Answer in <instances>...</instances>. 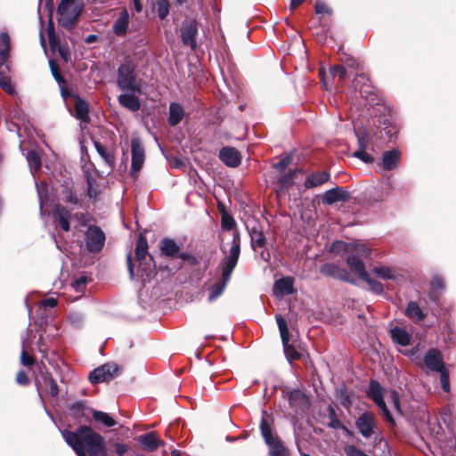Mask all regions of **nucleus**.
<instances>
[{
    "mask_svg": "<svg viewBox=\"0 0 456 456\" xmlns=\"http://www.w3.org/2000/svg\"><path fill=\"white\" fill-rule=\"evenodd\" d=\"M61 435L66 443L76 452L77 456H102L103 437L91 427L79 426L75 431L64 429Z\"/></svg>",
    "mask_w": 456,
    "mask_h": 456,
    "instance_id": "f257e3e1",
    "label": "nucleus"
},
{
    "mask_svg": "<svg viewBox=\"0 0 456 456\" xmlns=\"http://www.w3.org/2000/svg\"><path fill=\"white\" fill-rule=\"evenodd\" d=\"M221 250L224 254V257L217 266V270L221 273V278L212 286L210 294L208 296L209 301L216 299L224 292L231 279V275L237 265L240 254V241L239 233L233 232L232 243L229 250H226L224 247L221 248Z\"/></svg>",
    "mask_w": 456,
    "mask_h": 456,
    "instance_id": "f03ea898",
    "label": "nucleus"
},
{
    "mask_svg": "<svg viewBox=\"0 0 456 456\" xmlns=\"http://www.w3.org/2000/svg\"><path fill=\"white\" fill-rule=\"evenodd\" d=\"M117 86L123 92H141L142 86L137 78L136 65L133 61L126 59L118 66Z\"/></svg>",
    "mask_w": 456,
    "mask_h": 456,
    "instance_id": "7ed1b4c3",
    "label": "nucleus"
},
{
    "mask_svg": "<svg viewBox=\"0 0 456 456\" xmlns=\"http://www.w3.org/2000/svg\"><path fill=\"white\" fill-rule=\"evenodd\" d=\"M148 248L147 240L141 234L136 243L135 258L138 262V273H141L143 281L148 280L155 270V262Z\"/></svg>",
    "mask_w": 456,
    "mask_h": 456,
    "instance_id": "20e7f679",
    "label": "nucleus"
},
{
    "mask_svg": "<svg viewBox=\"0 0 456 456\" xmlns=\"http://www.w3.org/2000/svg\"><path fill=\"white\" fill-rule=\"evenodd\" d=\"M82 10L83 5L77 0H61L58 7L59 24L65 28H72Z\"/></svg>",
    "mask_w": 456,
    "mask_h": 456,
    "instance_id": "39448f33",
    "label": "nucleus"
},
{
    "mask_svg": "<svg viewBox=\"0 0 456 456\" xmlns=\"http://www.w3.org/2000/svg\"><path fill=\"white\" fill-rule=\"evenodd\" d=\"M121 374V368L115 362H107L94 370L88 376L92 384L109 382Z\"/></svg>",
    "mask_w": 456,
    "mask_h": 456,
    "instance_id": "423d86ee",
    "label": "nucleus"
},
{
    "mask_svg": "<svg viewBox=\"0 0 456 456\" xmlns=\"http://www.w3.org/2000/svg\"><path fill=\"white\" fill-rule=\"evenodd\" d=\"M275 319L279 327L284 353L287 358L289 360L299 359L301 357V354L292 345L289 344V331L286 321L280 314H277Z\"/></svg>",
    "mask_w": 456,
    "mask_h": 456,
    "instance_id": "0eeeda50",
    "label": "nucleus"
},
{
    "mask_svg": "<svg viewBox=\"0 0 456 456\" xmlns=\"http://www.w3.org/2000/svg\"><path fill=\"white\" fill-rule=\"evenodd\" d=\"M131 169L130 174L135 176L141 170L145 160V151L141 140L138 137H134L131 140Z\"/></svg>",
    "mask_w": 456,
    "mask_h": 456,
    "instance_id": "6e6552de",
    "label": "nucleus"
},
{
    "mask_svg": "<svg viewBox=\"0 0 456 456\" xmlns=\"http://www.w3.org/2000/svg\"><path fill=\"white\" fill-rule=\"evenodd\" d=\"M104 242L105 235L98 226L92 225L87 229L86 243L90 252L100 251L103 248Z\"/></svg>",
    "mask_w": 456,
    "mask_h": 456,
    "instance_id": "1a4fd4ad",
    "label": "nucleus"
},
{
    "mask_svg": "<svg viewBox=\"0 0 456 456\" xmlns=\"http://www.w3.org/2000/svg\"><path fill=\"white\" fill-rule=\"evenodd\" d=\"M424 363L430 371L442 372L446 370L442 354L435 348L429 349L424 355Z\"/></svg>",
    "mask_w": 456,
    "mask_h": 456,
    "instance_id": "9d476101",
    "label": "nucleus"
},
{
    "mask_svg": "<svg viewBox=\"0 0 456 456\" xmlns=\"http://www.w3.org/2000/svg\"><path fill=\"white\" fill-rule=\"evenodd\" d=\"M334 248H343L347 253H353L360 258L368 257L370 255V249L365 244L360 242L344 243L337 241L334 243Z\"/></svg>",
    "mask_w": 456,
    "mask_h": 456,
    "instance_id": "9b49d317",
    "label": "nucleus"
},
{
    "mask_svg": "<svg viewBox=\"0 0 456 456\" xmlns=\"http://www.w3.org/2000/svg\"><path fill=\"white\" fill-rule=\"evenodd\" d=\"M374 415L370 412H364L356 420V427L359 432L366 438L373 434Z\"/></svg>",
    "mask_w": 456,
    "mask_h": 456,
    "instance_id": "f8f14e48",
    "label": "nucleus"
},
{
    "mask_svg": "<svg viewBox=\"0 0 456 456\" xmlns=\"http://www.w3.org/2000/svg\"><path fill=\"white\" fill-rule=\"evenodd\" d=\"M130 23V15L126 9H122L112 25V31L118 37H124L127 33Z\"/></svg>",
    "mask_w": 456,
    "mask_h": 456,
    "instance_id": "ddd939ff",
    "label": "nucleus"
},
{
    "mask_svg": "<svg viewBox=\"0 0 456 456\" xmlns=\"http://www.w3.org/2000/svg\"><path fill=\"white\" fill-rule=\"evenodd\" d=\"M219 158L226 166L236 167L240 164V153L232 147H224L219 152Z\"/></svg>",
    "mask_w": 456,
    "mask_h": 456,
    "instance_id": "4468645a",
    "label": "nucleus"
},
{
    "mask_svg": "<svg viewBox=\"0 0 456 456\" xmlns=\"http://www.w3.org/2000/svg\"><path fill=\"white\" fill-rule=\"evenodd\" d=\"M349 198L348 192L343 188L337 186L324 192L322 196V203L331 205L338 201H346Z\"/></svg>",
    "mask_w": 456,
    "mask_h": 456,
    "instance_id": "2eb2a0df",
    "label": "nucleus"
},
{
    "mask_svg": "<svg viewBox=\"0 0 456 456\" xmlns=\"http://www.w3.org/2000/svg\"><path fill=\"white\" fill-rule=\"evenodd\" d=\"M138 442L141 446L147 452H155L164 443L159 439L155 432H148L139 436Z\"/></svg>",
    "mask_w": 456,
    "mask_h": 456,
    "instance_id": "dca6fc26",
    "label": "nucleus"
},
{
    "mask_svg": "<svg viewBox=\"0 0 456 456\" xmlns=\"http://www.w3.org/2000/svg\"><path fill=\"white\" fill-rule=\"evenodd\" d=\"M294 281L291 277H283L277 280L273 285V293L277 297H283L293 293Z\"/></svg>",
    "mask_w": 456,
    "mask_h": 456,
    "instance_id": "f3484780",
    "label": "nucleus"
},
{
    "mask_svg": "<svg viewBox=\"0 0 456 456\" xmlns=\"http://www.w3.org/2000/svg\"><path fill=\"white\" fill-rule=\"evenodd\" d=\"M401 152L398 150L387 151L382 156V167L387 171L398 168Z\"/></svg>",
    "mask_w": 456,
    "mask_h": 456,
    "instance_id": "a211bd4d",
    "label": "nucleus"
},
{
    "mask_svg": "<svg viewBox=\"0 0 456 456\" xmlns=\"http://www.w3.org/2000/svg\"><path fill=\"white\" fill-rule=\"evenodd\" d=\"M135 93H130V92H125L124 94H121L118 101L119 104L131 110V111H137L141 108V102L137 96L134 94Z\"/></svg>",
    "mask_w": 456,
    "mask_h": 456,
    "instance_id": "6ab92c4d",
    "label": "nucleus"
},
{
    "mask_svg": "<svg viewBox=\"0 0 456 456\" xmlns=\"http://www.w3.org/2000/svg\"><path fill=\"white\" fill-rule=\"evenodd\" d=\"M346 263L351 271L357 274L359 278L362 279L367 277L368 273L365 270V265L358 256L353 253H348Z\"/></svg>",
    "mask_w": 456,
    "mask_h": 456,
    "instance_id": "aec40b11",
    "label": "nucleus"
},
{
    "mask_svg": "<svg viewBox=\"0 0 456 456\" xmlns=\"http://www.w3.org/2000/svg\"><path fill=\"white\" fill-rule=\"evenodd\" d=\"M330 177V173L326 171L314 172L307 175L304 186L306 189L318 187L329 181Z\"/></svg>",
    "mask_w": 456,
    "mask_h": 456,
    "instance_id": "412c9836",
    "label": "nucleus"
},
{
    "mask_svg": "<svg viewBox=\"0 0 456 456\" xmlns=\"http://www.w3.org/2000/svg\"><path fill=\"white\" fill-rule=\"evenodd\" d=\"M321 273L324 275L331 276L338 280L350 281V280L348 279V273L345 269H342L339 266L333 264H324L321 267Z\"/></svg>",
    "mask_w": 456,
    "mask_h": 456,
    "instance_id": "4be33fe9",
    "label": "nucleus"
},
{
    "mask_svg": "<svg viewBox=\"0 0 456 456\" xmlns=\"http://www.w3.org/2000/svg\"><path fill=\"white\" fill-rule=\"evenodd\" d=\"M160 251L166 256L177 257L180 253V247L175 241V240L170 238H164L160 241Z\"/></svg>",
    "mask_w": 456,
    "mask_h": 456,
    "instance_id": "5701e85b",
    "label": "nucleus"
},
{
    "mask_svg": "<svg viewBox=\"0 0 456 456\" xmlns=\"http://www.w3.org/2000/svg\"><path fill=\"white\" fill-rule=\"evenodd\" d=\"M262 413H263V416H262V419H261V421H260V427L259 428H260L261 435H262L265 444L268 445V444H271L272 443H274L275 441L280 440V438L279 437H274L273 436L272 427L268 423V421H267V419L265 418L266 411L265 410H263Z\"/></svg>",
    "mask_w": 456,
    "mask_h": 456,
    "instance_id": "b1692460",
    "label": "nucleus"
},
{
    "mask_svg": "<svg viewBox=\"0 0 456 456\" xmlns=\"http://www.w3.org/2000/svg\"><path fill=\"white\" fill-rule=\"evenodd\" d=\"M11 50V40L7 33L0 34V69L6 63Z\"/></svg>",
    "mask_w": 456,
    "mask_h": 456,
    "instance_id": "393cba45",
    "label": "nucleus"
},
{
    "mask_svg": "<svg viewBox=\"0 0 456 456\" xmlns=\"http://www.w3.org/2000/svg\"><path fill=\"white\" fill-rule=\"evenodd\" d=\"M197 28L195 25L189 24L182 28V41L184 45L191 46L192 49L196 47Z\"/></svg>",
    "mask_w": 456,
    "mask_h": 456,
    "instance_id": "a878e982",
    "label": "nucleus"
},
{
    "mask_svg": "<svg viewBox=\"0 0 456 456\" xmlns=\"http://www.w3.org/2000/svg\"><path fill=\"white\" fill-rule=\"evenodd\" d=\"M184 116L183 108L176 102H171L169 105V117L168 123L170 126H175L179 124Z\"/></svg>",
    "mask_w": 456,
    "mask_h": 456,
    "instance_id": "bb28decb",
    "label": "nucleus"
},
{
    "mask_svg": "<svg viewBox=\"0 0 456 456\" xmlns=\"http://www.w3.org/2000/svg\"><path fill=\"white\" fill-rule=\"evenodd\" d=\"M75 116L77 119L81 120L82 122H88L89 117H88V105L87 103L81 99L79 96L75 97Z\"/></svg>",
    "mask_w": 456,
    "mask_h": 456,
    "instance_id": "cd10ccee",
    "label": "nucleus"
},
{
    "mask_svg": "<svg viewBox=\"0 0 456 456\" xmlns=\"http://www.w3.org/2000/svg\"><path fill=\"white\" fill-rule=\"evenodd\" d=\"M71 212L63 207H57L55 211V217L59 222L61 228L64 232L69 230V221L71 220Z\"/></svg>",
    "mask_w": 456,
    "mask_h": 456,
    "instance_id": "c85d7f7f",
    "label": "nucleus"
},
{
    "mask_svg": "<svg viewBox=\"0 0 456 456\" xmlns=\"http://www.w3.org/2000/svg\"><path fill=\"white\" fill-rule=\"evenodd\" d=\"M372 273L383 280L397 281L400 276L395 269L386 265L374 267Z\"/></svg>",
    "mask_w": 456,
    "mask_h": 456,
    "instance_id": "c756f323",
    "label": "nucleus"
},
{
    "mask_svg": "<svg viewBox=\"0 0 456 456\" xmlns=\"http://www.w3.org/2000/svg\"><path fill=\"white\" fill-rule=\"evenodd\" d=\"M405 315L414 322H420L424 320L426 316L418 303L415 301H411L408 303L405 310Z\"/></svg>",
    "mask_w": 456,
    "mask_h": 456,
    "instance_id": "7c9ffc66",
    "label": "nucleus"
},
{
    "mask_svg": "<svg viewBox=\"0 0 456 456\" xmlns=\"http://www.w3.org/2000/svg\"><path fill=\"white\" fill-rule=\"evenodd\" d=\"M391 336L396 344L405 346L411 342L410 334L403 328L395 327L391 330Z\"/></svg>",
    "mask_w": 456,
    "mask_h": 456,
    "instance_id": "2f4dec72",
    "label": "nucleus"
},
{
    "mask_svg": "<svg viewBox=\"0 0 456 456\" xmlns=\"http://www.w3.org/2000/svg\"><path fill=\"white\" fill-rule=\"evenodd\" d=\"M94 145L98 154L102 157L104 162L110 167H114L115 157L111 151H107L99 142H94Z\"/></svg>",
    "mask_w": 456,
    "mask_h": 456,
    "instance_id": "473e14b6",
    "label": "nucleus"
},
{
    "mask_svg": "<svg viewBox=\"0 0 456 456\" xmlns=\"http://www.w3.org/2000/svg\"><path fill=\"white\" fill-rule=\"evenodd\" d=\"M369 79L363 74H359L353 81V86L355 90H359L362 95L369 94L370 92V88L369 86Z\"/></svg>",
    "mask_w": 456,
    "mask_h": 456,
    "instance_id": "72a5a7b5",
    "label": "nucleus"
},
{
    "mask_svg": "<svg viewBox=\"0 0 456 456\" xmlns=\"http://www.w3.org/2000/svg\"><path fill=\"white\" fill-rule=\"evenodd\" d=\"M251 245L255 248L256 247L262 248L265 243V237L263 232L257 227L253 226L249 231Z\"/></svg>",
    "mask_w": 456,
    "mask_h": 456,
    "instance_id": "f704fd0d",
    "label": "nucleus"
},
{
    "mask_svg": "<svg viewBox=\"0 0 456 456\" xmlns=\"http://www.w3.org/2000/svg\"><path fill=\"white\" fill-rule=\"evenodd\" d=\"M268 447L270 456H290L289 449L283 444L281 439L268 444Z\"/></svg>",
    "mask_w": 456,
    "mask_h": 456,
    "instance_id": "c9c22d12",
    "label": "nucleus"
},
{
    "mask_svg": "<svg viewBox=\"0 0 456 456\" xmlns=\"http://www.w3.org/2000/svg\"><path fill=\"white\" fill-rule=\"evenodd\" d=\"M170 4L168 0H156L153 4V11L157 13L159 20H164L169 13Z\"/></svg>",
    "mask_w": 456,
    "mask_h": 456,
    "instance_id": "e433bc0d",
    "label": "nucleus"
},
{
    "mask_svg": "<svg viewBox=\"0 0 456 456\" xmlns=\"http://www.w3.org/2000/svg\"><path fill=\"white\" fill-rule=\"evenodd\" d=\"M44 387L43 389L46 392V394L52 397H56L59 393L58 385L56 381L49 376H45L44 378Z\"/></svg>",
    "mask_w": 456,
    "mask_h": 456,
    "instance_id": "4c0bfd02",
    "label": "nucleus"
},
{
    "mask_svg": "<svg viewBox=\"0 0 456 456\" xmlns=\"http://www.w3.org/2000/svg\"><path fill=\"white\" fill-rule=\"evenodd\" d=\"M27 161L31 173L37 171L41 167V159L36 151L30 150L26 155Z\"/></svg>",
    "mask_w": 456,
    "mask_h": 456,
    "instance_id": "58836bf2",
    "label": "nucleus"
},
{
    "mask_svg": "<svg viewBox=\"0 0 456 456\" xmlns=\"http://www.w3.org/2000/svg\"><path fill=\"white\" fill-rule=\"evenodd\" d=\"M367 395L370 399H383V388L378 381L370 380Z\"/></svg>",
    "mask_w": 456,
    "mask_h": 456,
    "instance_id": "ea45409f",
    "label": "nucleus"
},
{
    "mask_svg": "<svg viewBox=\"0 0 456 456\" xmlns=\"http://www.w3.org/2000/svg\"><path fill=\"white\" fill-rule=\"evenodd\" d=\"M93 417L96 421L102 422L105 427L111 428L116 425L114 419L106 412L94 411Z\"/></svg>",
    "mask_w": 456,
    "mask_h": 456,
    "instance_id": "a19ab883",
    "label": "nucleus"
},
{
    "mask_svg": "<svg viewBox=\"0 0 456 456\" xmlns=\"http://www.w3.org/2000/svg\"><path fill=\"white\" fill-rule=\"evenodd\" d=\"M431 291L429 292V298L431 300H437L438 298V293L436 292V289H443L444 287V281L439 276H435L431 282Z\"/></svg>",
    "mask_w": 456,
    "mask_h": 456,
    "instance_id": "79ce46f5",
    "label": "nucleus"
},
{
    "mask_svg": "<svg viewBox=\"0 0 456 456\" xmlns=\"http://www.w3.org/2000/svg\"><path fill=\"white\" fill-rule=\"evenodd\" d=\"M362 281H366V283L369 285L370 287V289L376 293V294H382L383 291H384V287L382 285L381 282L376 281V280H373L370 277V275L367 273V277L366 278H362Z\"/></svg>",
    "mask_w": 456,
    "mask_h": 456,
    "instance_id": "37998d69",
    "label": "nucleus"
},
{
    "mask_svg": "<svg viewBox=\"0 0 456 456\" xmlns=\"http://www.w3.org/2000/svg\"><path fill=\"white\" fill-rule=\"evenodd\" d=\"M297 173V169L289 170L287 174L279 178V184L281 188H288L293 183V179Z\"/></svg>",
    "mask_w": 456,
    "mask_h": 456,
    "instance_id": "c03bdc74",
    "label": "nucleus"
},
{
    "mask_svg": "<svg viewBox=\"0 0 456 456\" xmlns=\"http://www.w3.org/2000/svg\"><path fill=\"white\" fill-rule=\"evenodd\" d=\"M330 73L334 78L338 77V81H342L346 78L347 71L345 67L335 65L330 67Z\"/></svg>",
    "mask_w": 456,
    "mask_h": 456,
    "instance_id": "a18cd8bd",
    "label": "nucleus"
},
{
    "mask_svg": "<svg viewBox=\"0 0 456 456\" xmlns=\"http://www.w3.org/2000/svg\"><path fill=\"white\" fill-rule=\"evenodd\" d=\"M0 87L9 94H14L15 89L12 85L11 79L5 75L0 73Z\"/></svg>",
    "mask_w": 456,
    "mask_h": 456,
    "instance_id": "49530a36",
    "label": "nucleus"
},
{
    "mask_svg": "<svg viewBox=\"0 0 456 456\" xmlns=\"http://www.w3.org/2000/svg\"><path fill=\"white\" fill-rule=\"evenodd\" d=\"M382 411V416L388 423L395 424L393 416L386 405V401H374Z\"/></svg>",
    "mask_w": 456,
    "mask_h": 456,
    "instance_id": "de8ad7c7",
    "label": "nucleus"
},
{
    "mask_svg": "<svg viewBox=\"0 0 456 456\" xmlns=\"http://www.w3.org/2000/svg\"><path fill=\"white\" fill-rule=\"evenodd\" d=\"M221 224H222L223 229L231 231L235 227L236 223H235L234 219L230 215H228L227 213H224L222 215Z\"/></svg>",
    "mask_w": 456,
    "mask_h": 456,
    "instance_id": "09e8293b",
    "label": "nucleus"
},
{
    "mask_svg": "<svg viewBox=\"0 0 456 456\" xmlns=\"http://www.w3.org/2000/svg\"><path fill=\"white\" fill-rule=\"evenodd\" d=\"M353 156L360 159L365 163H371L374 159L370 154L365 151V150H357L353 153Z\"/></svg>",
    "mask_w": 456,
    "mask_h": 456,
    "instance_id": "8fccbe9b",
    "label": "nucleus"
},
{
    "mask_svg": "<svg viewBox=\"0 0 456 456\" xmlns=\"http://www.w3.org/2000/svg\"><path fill=\"white\" fill-rule=\"evenodd\" d=\"M440 380L442 388L445 392H449L450 390V383H449V371L448 370H444L442 372H440Z\"/></svg>",
    "mask_w": 456,
    "mask_h": 456,
    "instance_id": "3c124183",
    "label": "nucleus"
},
{
    "mask_svg": "<svg viewBox=\"0 0 456 456\" xmlns=\"http://www.w3.org/2000/svg\"><path fill=\"white\" fill-rule=\"evenodd\" d=\"M177 257L189 262L192 265H197L199 264L198 258L188 252H180Z\"/></svg>",
    "mask_w": 456,
    "mask_h": 456,
    "instance_id": "603ef678",
    "label": "nucleus"
},
{
    "mask_svg": "<svg viewBox=\"0 0 456 456\" xmlns=\"http://www.w3.org/2000/svg\"><path fill=\"white\" fill-rule=\"evenodd\" d=\"M345 452L347 456H362L364 454L363 451L354 445H347L345 448Z\"/></svg>",
    "mask_w": 456,
    "mask_h": 456,
    "instance_id": "864d4df0",
    "label": "nucleus"
},
{
    "mask_svg": "<svg viewBox=\"0 0 456 456\" xmlns=\"http://www.w3.org/2000/svg\"><path fill=\"white\" fill-rule=\"evenodd\" d=\"M20 362L24 366H32L35 360L31 355H28L24 349H22L20 354Z\"/></svg>",
    "mask_w": 456,
    "mask_h": 456,
    "instance_id": "5fc2aeb1",
    "label": "nucleus"
},
{
    "mask_svg": "<svg viewBox=\"0 0 456 456\" xmlns=\"http://www.w3.org/2000/svg\"><path fill=\"white\" fill-rule=\"evenodd\" d=\"M288 399H307L305 393L299 389H293L288 392Z\"/></svg>",
    "mask_w": 456,
    "mask_h": 456,
    "instance_id": "6e6d98bb",
    "label": "nucleus"
},
{
    "mask_svg": "<svg viewBox=\"0 0 456 456\" xmlns=\"http://www.w3.org/2000/svg\"><path fill=\"white\" fill-rule=\"evenodd\" d=\"M291 162V158L287 156L274 164L275 169L283 171Z\"/></svg>",
    "mask_w": 456,
    "mask_h": 456,
    "instance_id": "4d7b16f0",
    "label": "nucleus"
},
{
    "mask_svg": "<svg viewBox=\"0 0 456 456\" xmlns=\"http://www.w3.org/2000/svg\"><path fill=\"white\" fill-rule=\"evenodd\" d=\"M88 188H87V195L89 198L96 199L98 196V189L94 186L93 181L91 179H87Z\"/></svg>",
    "mask_w": 456,
    "mask_h": 456,
    "instance_id": "13d9d810",
    "label": "nucleus"
},
{
    "mask_svg": "<svg viewBox=\"0 0 456 456\" xmlns=\"http://www.w3.org/2000/svg\"><path fill=\"white\" fill-rule=\"evenodd\" d=\"M87 282V278L86 277H80L78 279H77L73 283H72V287L73 289L76 290V291H81L82 289L85 287V285L86 284Z\"/></svg>",
    "mask_w": 456,
    "mask_h": 456,
    "instance_id": "bf43d9fd",
    "label": "nucleus"
},
{
    "mask_svg": "<svg viewBox=\"0 0 456 456\" xmlns=\"http://www.w3.org/2000/svg\"><path fill=\"white\" fill-rule=\"evenodd\" d=\"M16 381L20 385H28L29 383V379L27 374L23 370H20L16 375Z\"/></svg>",
    "mask_w": 456,
    "mask_h": 456,
    "instance_id": "052dcab7",
    "label": "nucleus"
},
{
    "mask_svg": "<svg viewBox=\"0 0 456 456\" xmlns=\"http://www.w3.org/2000/svg\"><path fill=\"white\" fill-rule=\"evenodd\" d=\"M314 10H315V12L319 13V14H324V13L330 12L328 6L324 3L320 2V1H317L315 3Z\"/></svg>",
    "mask_w": 456,
    "mask_h": 456,
    "instance_id": "680f3d73",
    "label": "nucleus"
},
{
    "mask_svg": "<svg viewBox=\"0 0 456 456\" xmlns=\"http://www.w3.org/2000/svg\"><path fill=\"white\" fill-rule=\"evenodd\" d=\"M357 137H358V144H359L358 150H366L367 145L369 143L368 136L365 134H357Z\"/></svg>",
    "mask_w": 456,
    "mask_h": 456,
    "instance_id": "e2e57ef3",
    "label": "nucleus"
},
{
    "mask_svg": "<svg viewBox=\"0 0 456 456\" xmlns=\"http://www.w3.org/2000/svg\"><path fill=\"white\" fill-rule=\"evenodd\" d=\"M441 419L446 425L451 422V411L448 407H444L441 411Z\"/></svg>",
    "mask_w": 456,
    "mask_h": 456,
    "instance_id": "0e129e2a",
    "label": "nucleus"
},
{
    "mask_svg": "<svg viewBox=\"0 0 456 456\" xmlns=\"http://www.w3.org/2000/svg\"><path fill=\"white\" fill-rule=\"evenodd\" d=\"M126 264H127V269H128V272H129L130 279L133 280L134 278V264H133V261H132L131 253H129L126 256Z\"/></svg>",
    "mask_w": 456,
    "mask_h": 456,
    "instance_id": "69168bd1",
    "label": "nucleus"
},
{
    "mask_svg": "<svg viewBox=\"0 0 456 456\" xmlns=\"http://www.w3.org/2000/svg\"><path fill=\"white\" fill-rule=\"evenodd\" d=\"M127 449L128 447L126 444L118 443L115 444V452L119 456H123L127 452Z\"/></svg>",
    "mask_w": 456,
    "mask_h": 456,
    "instance_id": "338daca9",
    "label": "nucleus"
},
{
    "mask_svg": "<svg viewBox=\"0 0 456 456\" xmlns=\"http://www.w3.org/2000/svg\"><path fill=\"white\" fill-rule=\"evenodd\" d=\"M45 307H54L57 305V300L53 297H48L42 302Z\"/></svg>",
    "mask_w": 456,
    "mask_h": 456,
    "instance_id": "774afa93",
    "label": "nucleus"
}]
</instances>
